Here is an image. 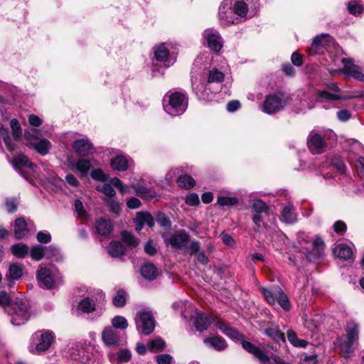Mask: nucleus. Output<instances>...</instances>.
<instances>
[{"label": "nucleus", "instance_id": "1", "mask_svg": "<svg viewBox=\"0 0 364 364\" xmlns=\"http://www.w3.org/2000/svg\"><path fill=\"white\" fill-rule=\"evenodd\" d=\"M164 111L172 117L183 114L188 107V96L185 92L170 90L163 98Z\"/></svg>", "mask_w": 364, "mask_h": 364}, {"label": "nucleus", "instance_id": "2", "mask_svg": "<svg viewBox=\"0 0 364 364\" xmlns=\"http://www.w3.org/2000/svg\"><path fill=\"white\" fill-rule=\"evenodd\" d=\"M336 135L331 131H311L307 138V146L313 154L324 153L332 146Z\"/></svg>", "mask_w": 364, "mask_h": 364}, {"label": "nucleus", "instance_id": "3", "mask_svg": "<svg viewBox=\"0 0 364 364\" xmlns=\"http://www.w3.org/2000/svg\"><path fill=\"white\" fill-rule=\"evenodd\" d=\"M11 316V323L14 326H21L27 322L31 316V307L29 302L23 299L16 298L6 309Z\"/></svg>", "mask_w": 364, "mask_h": 364}, {"label": "nucleus", "instance_id": "4", "mask_svg": "<svg viewBox=\"0 0 364 364\" xmlns=\"http://www.w3.org/2000/svg\"><path fill=\"white\" fill-rule=\"evenodd\" d=\"M287 103V97L282 92L267 95L260 109L267 114H274L282 110Z\"/></svg>", "mask_w": 364, "mask_h": 364}, {"label": "nucleus", "instance_id": "5", "mask_svg": "<svg viewBox=\"0 0 364 364\" xmlns=\"http://www.w3.org/2000/svg\"><path fill=\"white\" fill-rule=\"evenodd\" d=\"M24 138L30 146L42 156L47 154L50 149V142L41 136L36 129L26 130Z\"/></svg>", "mask_w": 364, "mask_h": 364}, {"label": "nucleus", "instance_id": "6", "mask_svg": "<svg viewBox=\"0 0 364 364\" xmlns=\"http://www.w3.org/2000/svg\"><path fill=\"white\" fill-rule=\"evenodd\" d=\"M318 97L321 100H347L355 97H363L364 93L358 92L355 95H343L341 89L336 82H331L327 85L326 90L318 91Z\"/></svg>", "mask_w": 364, "mask_h": 364}, {"label": "nucleus", "instance_id": "7", "mask_svg": "<svg viewBox=\"0 0 364 364\" xmlns=\"http://www.w3.org/2000/svg\"><path fill=\"white\" fill-rule=\"evenodd\" d=\"M234 11L239 20L252 18L259 5V0H232Z\"/></svg>", "mask_w": 364, "mask_h": 364}, {"label": "nucleus", "instance_id": "8", "mask_svg": "<svg viewBox=\"0 0 364 364\" xmlns=\"http://www.w3.org/2000/svg\"><path fill=\"white\" fill-rule=\"evenodd\" d=\"M218 18L221 26H227L231 24H237L241 22L239 17H236L232 0H224L218 8Z\"/></svg>", "mask_w": 364, "mask_h": 364}, {"label": "nucleus", "instance_id": "9", "mask_svg": "<svg viewBox=\"0 0 364 364\" xmlns=\"http://www.w3.org/2000/svg\"><path fill=\"white\" fill-rule=\"evenodd\" d=\"M334 46L333 38L328 34L321 33L316 36L308 48L310 55L321 54L324 50L329 52L331 47Z\"/></svg>", "mask_w": 364, "mask_h": 364}, {"label": "nucleus", "instance_id": "10", "mask_svg": "<svg viewBox=\"0 0 364 364\" xmlns=\"http://www.w3.org/2000/svg\"><path fill=\"white\" fill-rule=\"evenodd\" d=\"M203 44L215 53H219L223 47V39L219 31L213 28L205 29L202 33Z\"/></svg>", "mask_w": 364, "mask_h": 364}, {"label": "nucleus", "instance_id": "11", "mask_svg": "<svg viewBox=\"0 0 364 364\" xmlns=\"http://www.w3.org/2000/svg\"><path fill=\"white\" fill-rule=\"evenodd\" d=\"M341 62L343 65L340 71L341 73L364 82V73L362 68L354 64L351 58H342Z\"/></svg>", "mask_w": 364, "mask_h": 364}, {"label": "nucleus", "instance_id": "12", "mask_svg": "<svg viewBox=\"0 0 364 364\" xmlns=\"http://www.w3.org/2000/svg\"><path fill=\"white\" fill-rule=\"evenodd\" d=\"M33 339L36 341V350L41 353L49 349L54 338L49 331H38L33 334Z\"/></svg>", "mask_w": 364, "mask_h": 364}, {"label": "nucleus", "instance_id": "13", "mask_svg": "<svg viewBox=\"0 0 364 364\" xmlns=\"http://www.w3.org/2000/svg\"><path fill=\"white\" fill-rule=\"evenodd\" d=\"M73 147L80 156H87L96 151L93 144L87 136H81L73 141Z\"/></svg>", "mask_w": 364, "mask_h": 364}, {"label": "nucleus", "instance_id": "14", "mask_svg": "<svg viewBox=\"0 0 364 364\" xmlns=\"http://www.w3.org/2000/svg\"><path fill=\"white\" fill-rule=\"evenodd\" d=\"M24 267L21 263L14 262L9 264L8 272L5 275L8 286L11 287L14 281L19 280L23 274Z\"/></svg>", "mask_w": 364, "mask_h": 364}, {"label": "nucleus", "instance_id": "15", "mask_svg": "<svg viewBox=\"0 0 364 364\" xmlns=\"http://www.w3.org/2000/svg\"><path fill=\"white\" fill-rule=\"evenodd\" d=\"M154 58L161 63H163L165 68H168L175 62L169 55V50L165 44H161L154 48Z\"/></svg>", "mask_w": 364, "mask_h": 364}, {"label": "nucleus", "instance_id": "16", "mask_svg": "<svg viewBox=\"0 0 364 364\" xmlns=\"http://www.w3.org/2000/svg\"><path fill=\"white\" fill-rule=\"evenodd\" d=\"M36 277L41 287L49 289L54 287L55 283L51 275V272L47 267L40 266L37 272Z\"/></svg>", "mask_w": 364, "mask_h": 364}, {"label": "nucleus", "instance_id": "17", "mask_svg": "<svg viewBox=\"0 0 364 364\" xmlns=\"http://www.w3.org/2000/svg\"><path fill=\"white\" fill-rule=\"evenodd\" d=\"M131 187L134 190L136 194L145 200H152L159 198V196L151 188H149L140 183L132 184Z\"/></svg>", "mask_w": 364, "mask_h": 364}, {"label": "nucleus", "instance_id": "18", "mask_svg": "<svg viewBox=\"0 0 364 364\" xmlns=\"http://www.w3.org/2000/svg\"><path fill=\"white\" fill-rule=\"evenodd\" d=\"M142 325L141 331L145 335H149L154 330L155 323L153 316L150 312L142 311L137 314Z\"/></svg>", "mask_w": 364, "mask_h": 364}, {"label": "nucleus", "instance_id": "19", "mask_svg": "<svg viewBox=\"0 0 364 364\" xmlns=\"http://www.w3.org/2000/svg\"><path fill=\"white\" fill-rule=\"evenodd\" d=\"M13 167L22 176H26L31 174L36 165L31 161H11Z\"/></svg>", "mask_w": 364, "mask_h": 364}, {"label": "nucleus", "instance_id": "20", "mask_svg": "<svg viewBox=\"0 0 364 364\" xmlns=\"http://www.w3.org/2000/svg\"><path fill=\"white\" fill-rule=\"evenodd\" d=\"M242 346L245 350L254 355L260 360V362L267 363L269 360V358L266 354H264L260 348H257L252 343L248 341H242Z\"/></svg>", "mask_w": 364, "mask_h": 364}, {"label": "nucleus", "instance_id": "21", "mask_svg": "<svg viewBox=\"0 0 364 364\" xmlns=\"http://www.w3.org/2000/svg\"><path fill=\"white\" fill-rule=\"evenodd\" d=\"M349 157H353L354 159H364V146L357 140H350L348 141Z\"/></svg>", "mask_w": 364, "mask_h": 364}, {"label": "nucleus", "instance_id": "22", "mask_svg": "<svg viewBox=\"0 0 364 364\" xmlns=\"http://www.w3.org/2000/svg\"><path fill=\"white\" fill-rule=\"evenodd\" d=\"M29 232L27 228V223L23 218H18L16 219L14 223V234L17 240L25 237Z\"/></svg>", "mask_w": 364, "mask_h": 364}, {"label": "nucleus", "instance_id": "23", "mask_svg": "<svg viewBox=\"0 0 364 364\" xmlns=\"http://www.w3.org/2000/svg\"><path fill=\"white\" fill-rule=\"evenodd\" d=\"M212 323L210 317L202 312H197L195 316L194 324L197 330L203 331L206 330Z\"/></svg>", "mask_w": 364, "mask_h": 364}, {"label": "nucleus", "instance_id": "24", "mask_svg": "<svg viewBox=\"0 0 364 364\" xmlns=\"http://www.w3.org/2000/svg\"><path fill=\"white\" fill-rule=\"evenodd\" d=\"M102 340L107 346L116 345L119 338L117 332L111 327L105 328L102 334Z\"/></svg>", "mask_w": 364, "mask_h": 364}, {"label": "nucleus", "instance_id": "25", "mask_svg": "<svg viewBox=\"0 0 364 364\" xmlns=\"http://www.w3.org/2000/svg\"><path fill=\"white\" fill-rule=\"evenodd\" d=\"M50 250V247L35 245L31 247L30 256L34 261H40L46 256V252Z\"/></svg>", "mask_w": 364, "mask_h": 364}, {"label": "nucleus", "instance_id": "26", "mask_svg": "<svg viewBox=\"0 0 364 364\" xmlns=\"http://www.w3.org/2000/svg\"><path fill=\"white\" fill-rule=\"evenodd\" d=\"M188 239L189 235L184 231H181L178 234L172 235L169 240V242L171 247L181 248L188 242Z\"/></svg>", "mask_w": 364, "mask_h": 364}, {"label": "nucleus", "instance_id": "27", "mask_svg": "<svg viewBox=\"0 0 364 364\" xmlns=\"http://www.w3.org/2000/svg\"><path fill=\"white\" fill-rule=\"evenodd\" d=\"M333 255L343 259H350L353 255L352 249L346 245L340 244L336 246L333 250Z\"/></svg>", "mask_w": 364, "mask_h": 364}, {"label": "nucleus", "instance_id": "28", "mask_svg": "<svg viewBox=\"0 0 364 364\" xmlns=\"http://www.w3.org/2000/svg\"><path fill=\"white\" fill-rule=\"evenodd\" d=\"M223 69V67L220 69L216 68H210L208 75V83L222 82L225 78V71Z\"/></svg>", "mask_w": 364, "mask_h": 364}, {"label": "nucleus", "instance_id": "29", "mask_svg": "<svg viewBox=\"0 0 364 364\" xmlns=\"http://www.w3.org/2000/svg\"><path fill=\"white\" fill-rule=\"evenodd\" d=\"M204 343L210 345L215 350L220 351L226 348L225 341L220 336L208 337L204 339Z\"/></svg>", "mask_w": 364, "mask_h": 364}, {"label": "nucleus", "instance_id": "30", "mask_svg": "<svg viewBox=\"0 0 364 364\" xmlns=\"http://www.w3.org/2000/svg\"><path fill=\"white\" fill-rule=\"evenodd\" d=\"M108 253L113 257H119L125 254L126 248L119 242H111L107 247Z\"/></svg>", "mask_w": 364, "mask_h": 364}, {"label": "nucleus", "instance_id": "31", "mask_svg": "<svg viewBox=\"0 0 364 364\" xmlns=\"http://www.w3.org/2000/svg\"><path fill=\"white\" fill-rule=\"evenodd\" d=\"M77 308L78 311L82 313L90 314L95 311L96 304L92 299L86 297L78 303Z\"/></svg>", "mask_w": 364, "mask_h": 364}, {"label": "nucleus", "instance_id": "32", "mask_svg": "<svg viewBox=\"0 0 364 364\" xmlns=\"http://www.w3.org/2000/svg\"><path fill=\"white\" fill-rule=\"evenodd\" d=\"M141 274L142 277L149 280L155 279L158 275L156 267L151 263H147L141 266Z\"/></svg>", "mask_w": 364, "mask_h": 364}, {"label": "nucleus", "instance_id": "33", "mask_svg": "<svg viewBox=\"0 0 364 364\" xmlns=\"http://www.w3.org/2000/svg\"><path fill=\"white\" fill-rule=\"evenodd\" d=\"M347 333L348 343L354 344L358 340V326L354 322H350L347 324L346 328Z\"/></svg>", "mask_w": 364, "mask_h": 364}, {"label": "nucleus", "instance_id": "34", "mask_svg": "<svg viewBox=\"0 0 364 364\" xmlns=\"http://www.w3.org/2000/svg\"><path fill=\"white\" fill-rule=\"evenodd\" d=\"M280 290L278 287H274L272 288H262V291L266 299V301L272 305L275 304L277 302V294Z\"/></svg>", "mask_w": 364, "mask_h": 364}, {"label": "nucleus", "instance_id": "35", "mask_svg": "<svg viewBox=\"0 0 364 364\" xmlns=\"http://www.w3.org/2000/svg\"><path fill=\"white\" fill-rule=\"evenodd\" d=\"M95 228L99 234L107 235L112 230L111 222L109 220L100 218L96 221Z\"/></svg>", "mask_w": 364, "mask_h": 364}, {"label": "nucleus", "instance_id": "36", "mask_svg": "<svg viewBox=\"0 0 364 364\" xmlns=\"http://www.w3.org/2000/svg\"><path fill=\"white\" fill-rule=\"evenodd\" d=\"M282 220L288 224H293L296 222L297 217L294 209L291 205H287L283 208L282 212Z\"/></svg>", "mask_w": 364, "mask_h": 364}, {"label": "nucleus", "instance_id": "37", "mask_svg": "<svg viewBox=\"0 0 364 364\" xmlns=\"http://www.w3.org/2000/svg\"><path fill=\"white\" fill-rule=\"evenodd\" d=\"M11 252L17 258H24L29 252V247L24 243L14 244L11 247Z\"/></svg>", "mask_w": 364, "mask_h": 364}, {"label": "nucleus", "instance_id": "38", "mask_svg": "<svg viewBox=\"0 0 364 364\" xmlns=\"http://www.w3.org/2000/svg\"><path fill=\"white\" fill-rule=\"evenodd\" d=\"M265 334L275 342H285L284 334L282 333L278 326H271L265 329Z\"/></svg>", "mask_w": 364, "mask_h": 364}, {"label": "nucleus", "instance_id": "39", "mask_svg": "<svg viewBox=\"0 0 364 364\" xmlns=\"http://www.w3.org/2000/svg\"><path fill=\"white\" fill-rule=\"evenodd\" d=\"M177 183L181 188L189 190L195 186L196 181L191 176L184 174L178 177Z\"/></svg>", "mask_w": 364, "mask_h": 364}, {"label": "nucleus", "instance_id": "40", "mask_svg": "<svg viewBox=\"0 0 364 364\" xmlns=\"http://www.w3.org/2000/svg\"><path fill=\"white\" fill-rule=\"evenodd\" d=\"M135 221L141 223L144 225L146 224L148 226L152 228L154 225V219L152 215L148 212H139L134 219Z\"/></svg>", "mask_w": 364, "mask_h": 364}, {"label": "nucleus", "instance_id": "41", "mask_svg": "<svg viewBox=\"0 0 364 364\" xmlns=\"http://www.w3.org/2000/svg\"><path fill=\"white\" fill-rule=\"evenodd\" d=\"M127 301V293L123 289L117 291L116 295L113 298L112 303L114 306L121 308L126 304Z\"/></svg>", "mask_w": 364, "mask_h": 364}, {"label": "nucleus", "instance_id": "42", "mask_svg": "<svg viewBox=\"0 0 364 364\" xmlns=\"http://www.w3.org/2000/svg\"><path fill=\"white\" fill-rule=\"evenodd\" d=\"M287 338L289 341L296 347H306L308 342L303 339H299L293 331H287Z\"/></svg>", "mask_w": 364, "mask_h": 364}, {"label": "nucleus", "instance_id": "43", "mask_svg": "<svg viewBox=\"0 0 364 364\" xmlns=\"http://www.w3.org/2000/svg\"><path fill=\"white\" fill-rule=\"evenodd\" d=\"M11 128L12 129V136L14 141H17L21 139L22 129L18 121L13 119L10 122Z\"/></svg>", "mask_w": 364, "mask_h": 364}, {"label": "nucleus", "instance_id": "44", "mask_svg": "<svg viewBox=\"0 0 364 364\" xmlns=\"http://www.w3.org/2000/svg\"><path fill=\"white\" fill-rule=\"evenodd\" d=\"M122 240L131 247H135L139 245V240L132 234L127 231L122 232Z\"/></svg>", "mask_w": 364, "mask_h": 364}, {"label": "nucleus", "instance_id": "45", "mask_svg": "<svg viewBox=\"0 0 364 364\" xmlns=\"http://www.w3.org/2000/svg\"><path fill=\"white\" fill-rule=\"evenodd\" d=\"M277 301L280 305V306L285 311H289L291 308L290 301L287 297V296L284 294V292L280 289L278 294Z\"/></svg>", "mask_w": 364, "mask_h": 364}, {"label": "nucleus", "instance_id": "46", "mask_svg": "<svg viewBox=\"0 0 364 364\" xmlns=\"http://www.w3.org/2000/svg\"><path fill=\"white\" fill-rule=\"evenodd\" d=\"M324 247L325 244L323 240L316 237L313 242V251L315 252L316 258H319L322 255Z\"/></svg>", "mask_w": 364, "mask_h": 364}, {"label": "nucleus", "instance_id": "47", "mask_svg": "<svg viewBox=\"0 0 364 364\" xmlns=\"http://www.w3.org/2000/svg\"><path fill=\"white\" fill-rule=\"evenodd\" d=\"M103 151L102 157H108L109 159H126V156L121 154L118 150L106 148L102 149Z\"/></svg>", "mask_w": 364, "mask_h": 364}, {"label": "nucleus", "instance_id": "48", "mask_svg": "<svg viewBox=\"0 0 364 364\" xmlns=\"http://www.w3.org/2000/svg\"><path fill=\"white\" fill-rule=\"evenodd\" d=\"M111 168L116 171H125L132 166V164L128 163V161H111Z\"/></svg>", "mask_w": 364, "mask_h": 364}, {"label": "nucleus", "instance_id": "49", "mask_svg": "<svg viewBox=\"0 0 364 364\" xmlns=\"http://www.w3.org/2000/svg\"><path fill=\"white\" fill-rule=\"evenodd\" d=\"M217 203L220 206H232L236 205L238 200L235 197L219 196L217 198Z\"/></svg>", "mask_w": 364, "mask_h": 364}, {"label": "nucleus", "instance_id": "50", "mask_svg": "<svg viewBox=\"0 0 364 364\" xmlns=\"http://www.w3.org/2000/svg\"><path fill=\"white\" fill-rule=\"evenodd\" d=\"M192 87L193 90L198 96L203 98L205 97V92L207 88L203 83H200L197 82L196 80L195 81L192 80Z\"/></svg>", "mask_w": 364, "mask_h": 364}, {"label": "nucleus", "instance_id": "51", "mask_svg": "<svg viewBox=\"0 0 364 364\" xmlns=\"http://www.w3.org/2000/svg\"><path fill=\"white\" fill-rule=\"evenodd\" d=\"M216 326L221 331H223V333H224L227 336L234 337L238 333L237 331L232 329L223 321H218Z\"/></svg>", "mask_w": 364, "mask_h": 364}, {"label": "nucleus", "instance_id": "52", "mask_svg": "<svg viewBox=\"0 0 364 364\" xmlns=\"http://www.w3.org/2000/svg\"><path fill=\"white\" fill-rule=\"evenodd\" d=\"M348 11L353 15L360 14L363 11V8L357 1H350L348 4Z\"/></svg>", "mask_w": 364, "mask_h": 364}, {"label": "nucleus", "instance_id": "53", "mask_svg": "<svg viewBox=\"0 0 364 364\" xmlns=\"http://www.w3.org/2000/svg\"><path fill=\"white\" fill-rule=\"evenodd\" d=\"M112 324L117 328L125 329L128 326L127 319L121 316H117L112 318Z\"/></svg>", "mask_w": 364, "mask_h": 364}, {"label": "nucleus", "instance_id": "54", "mask_svg": "<svg viewBox=\"0 0 364 364\" xmlns=\"http://www.w3.org/2000/svg\"><path fill=\"white\" fill-rule=\"evenodd\" d=\"M147 346L151 350H161L165 348V342L161 338L152 340L148 343Z\"/></svg>", "mask_w": 364, "mask_h": 364}, {"label": "nucleus", "instance_id": "55", "mask_svg": "<svg viewBox=\"0 0 364 364\" xmlns=\"http://www.w3.org/2000/svg\"><path fill=\"white\" fill-rule=\"evenodd\" d=\"M156 222L161 227L165 228H170L171 223L169 218L163 213H159L156 217Z\"/></svg>", "mask_w": 364, "mask_h": 364}, {"label": "nucleus", "instance_id": "56", "mask_svg": "<svg viewBox=\"0 0 364 364\" xmlns=\"http://www.w3.org/2000/svg\"><path fill=\"white\" fill-rule=\"evenodd\" d=\"M97 189L109 197H113L115 195V191L110 183H103L102 185L98 186Z\"/></svg>", "mask_w": 364, "mask_h": 364}, {"label": "nucleus", "instance_id": "57", "mask_svg": "<svg viewBox=\"0 0 364 364\" xmlns=\"http://www.w3.org/2000/svg\"><path fill=\"white\" fill-rule=\"evenodd\" d=\"M252 209L258 213L266 211L268 209L267 205L262 200H254L252 205Z\"/></svg>", "mask_w": 364, "mask_h": 364}, {"label": "nucleus", "instance_id": "58", "mask_svg": "<svg viewBox=\"0 0 364 364\" xmlns=\"http://www.w3.org/2000/svg\"><path fill=\"white\" fill-rule=\"evenodd\" d=\"M107 204L110 212L118 215L121 211L120 204L112 198L106 199Z\"/></svg>", "mask_w": 364, "mask_h": 364}, {"label": "nucleus", "instance_id": "59", "mask_svg": "<svg viewBox=\"0 0 364 364\" xmlns=\"http://www.w3.org/2000/svg\"><path fill=\"white\" fill-rule=\"evenodd\" d=\"M1 134L2 138L4 141V143L6 146L7 149L10 151L14 150V144L12 142L11 137L10 136L9 130L3 129L1 131Z\"/></svg>", "mask_w": 364, "mask_h": 364}, {"label": "nucleus", "instance_id": "60", "mask_svg": "<svg viewBox=\"0 0 364 364\" xmlns=\"http://www.w3.org/2000/svg\"><path fill=\"white\" fill-rule=\"evenodd\" d=\"M74 206L75 211L77 213V217L82 219L86 218L87 212L84 208L82 203L80 200H75Z\"/></svg>", "mask_w": 364, "mask_h": 364}, {"label": "nucleus", "instance_id": "61", "mask_svg": "<svg viewBox=\"0 0 364 364\" xmlns=\"http://www.w3.org/2000/svg\"><path fill=\"white\" fill-rule=\"evenodd\" d=\"M11 297L5 291H0V306L4 309H9L11 304Z\"/></svg>", "mask_w": 364, "mask_h": 364}, {"label": "nucleus", "instance_id": "62", "mask_svg": "<svg viewBox=\"0 0 364 364\" xmlns=\"http://www.w3.org/2000/svg\"><path fill=\"white\" fill-rule=\"evenodd\" d=\"M185 203L190 206H197L200 203L199 197L195 193H189L185 198Z\"/></svg>", "mask_w": 364, "mask_h": 364}, {"label": "nucleus", "instance_id": "63", "mask_svg": "<svg viewBox=\"0 0 364 364\" xmlns=\"http://www.w3.org/2000/svg\"><path fill=\"white\" fill-rule=\"evenodd\" d=\"M18 202L16 198H6L5 205L9 213H14L16 210Z\"/></svg>", "mask_w": 364, "mask_h": 364}, {"label": "nucleus", "instance_id": "64", "mask_svg": "<svg viewBox=\"0 0 364 364\" xmlns=\"http://www.w3.org/2000/svg\"><path fill=\"white\" fill-rule=\"evenodd\" d=\"M90 161H77V169L83 175H86L90 168Z\"/></svg>", "mask_w": 364, "mask_h": 364}]
</instances>
